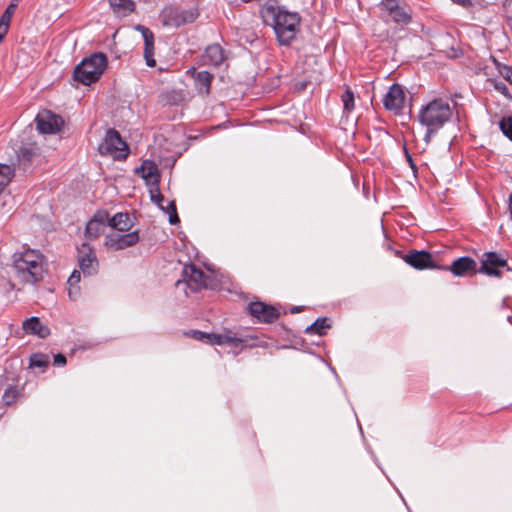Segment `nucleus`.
<instances>
[{"label":"nucleus","mask_w":512,"mask_h":512,"mask_svg":"<svg viewBox=\"0 0 512 512\" xmlns=\"http://www.w3.org/2000/svg\"><path fill=\"white\" fill-rule=\"evenodd\" d=\"M78 262L84 275H94L98 271V260L94 249L87 243L78 248Z\"/></svg>","instance_id":"11"},{"label":"nucleus","mask_w":512,"mask_h":512,"mask_svg":"<svg viewBox=\"0 0 512 512\" xmlns=\"http://www.w3.org/2000/svg\"><path fill=\"white\" fill-rule=\"evenodd\" d=\"M452 1L463 6V7H467L471 4L470 0H452Z\"/></svg>","instance_id":"43"},{"label":"nucleus","mask_w":512,"mask_h":512,"mask_svg":"<svg viewBox=\"0 0 512 512\" xmlns=\"http://www.w3.org/2000/svg\"><path fill=\"white\" fill-rule=\"evenodd\" d=\"M454 110L455 105L447 98L433 99L420 108L417 120L426 129L424 140L427 143L452 119Z\"/></svg>","instance_id":"2"},{"label":"nucleus","mask_w":512,"mask_h":512,"mask_svg":"<svg viewBox=\"0 0 512 512\" xmlns=\"http://www.w3.org/2000/svg\"><path fill=\"white\" fill-rule=\"evenodd\" d=\"M199 16L196 7L169 6L162 10L160 20L163 26L178 28L193 23Z\"/></svg>","instance_id":"5"},{"label":"nucleus","mask_w":512,"mask_h":512,"mask_svg":"<svg viewBox=\"0 0 512 512\" xmlns=\"http://www.w3.org/2000/svg\"><path fill=\"white\" fill-rule=\"evenodd\" d=\"M80 278H81V274L77 270H74L72 272V274L70 275V277L68 278V281H67V283L69 285L68 294H69V297L72 299L75 298L78 294L79 288L77 285L80 282Z\"/></svg>","instance_id":"26"},{"label":"nucleus","mask_w":512,"mask_h":512,"mask_svg":"<svg viewBox=\"0 0 512 512\" xmlns=\"http://www.w3.org/2000/svg\"><path fill=\"white\" fill-rule=\"evenodd\" d=\"M209 334L210 333H205V332H202V331H199V330H193L191 331V336L198 340V341H202V342H206L208 343V340H209Z\"/></svg>","instance_id":"34"},{"label":"nucleus","mask_w":512,"mask_h":512,"mask_svg":"<svg viewBox=\"0 0 512 512\" xmlns=\"http://www.w3.org/2000/svg\"><path fill=\"white\" fill-rule=\"evenodd\" d=\"M107 223L117 232H126L133 224L128 213H117L112 218L108 217Z\"/></svg>","instance_id":"21"},{"label":"nucleus","mask_w":512,"mask_h":512,"mask_svg":"<svg viewBox=\"0 0 512 512\" xmlns=\"http://www.w3.org/2000/svg\"><path fill=\"white\" fill-rule=\"evenodd\" d=\"M49 364V357L45 354L36 353L30 357V366L38 368H46Z\"/></svg>","instance_id":"29"},{"label":"nucleus","mask_w":512,"mask_h":512,"mask_svg":"<svg viewBox=\"0 0 512 512\" xmlns=\"http://www.w3.org/2000/svg\"><path fill=\"white\" fill-rule=\"evenodd\" d=\"M167 212L169 213V222L170 224H177L179 222V217L177 215L176 206L174 202H168L167 204Z\"/></svg>","instance_id":"33"},{"label":"nucleus","mask_w":512,"mask_h":512,"mask_svg":"<svg viewBox=\"0 0 512 512\" xmlns=\"http://www.w3.org/2000/svg\"><path fill=\"white\" fill-rule=\"evenodd\" d=\"M213 76L207 71H200L196 73L195 85L199 93L208 95Z\"/></svg>","instance_id":"23"},{"label":"nucleus","mask_w":512,"mask_h":512,"mask_svg":"<svg viewBox=\"0 0 512 512\" xmlns=\"http://www.w3.org/2000/svg\"><path fill=\"white\" fill-rule=\"evenodd\" d=\"M110 7L118 17H124L135 9V3L132 0H109Z\"/></svg>","instance_id":"22"},{"label":"nucleus","mask_w":512,"mask_h":512,"mask_svg":"<svg viewBox=\"0 0 512 512\" xmlns=\"http://www.w3.org/2000/svg\"><path fill=\"white\" fill-rule=\"evenodd\" d=\"M136 30L141 32L144 39V58L146 64L149 67H154L156 65V61L154 59V35L150 29L142 25H137Z\"/></svg>","instance_id":"17"},{"label":"nucleus","mask_w":512,"mask_h":512,"mask_svg":"<svg viewBox=\"0 0 512 512\" xmlns=\"http://www.w3.org/2000/svg\"><path fill=\"white\" fill-rule=\"evenodd\" d=\"M36 126L40 133L55 134L58 133L63 124V119L51 111L43 110L36 116Z\"/></svg>","instance_id":"10"},{"label":"nucleus","mask_w":512,"mask_h":512,"mask_svg":"<svg viewBox=\"0 0 512 512\" xmlns=\"http://www.w3.org/2000/svg\"><path fill=\"white\" fill-rule=\"evenodd\" d=\"M4 189L5 188H3V182H2V183H0V194L3 192Z\"/></svg>","instance_id":"44"},{"label":"nucleus","mask_w":512,"mask_h":512,"mask_svg":"<svg viewBox=\"0 0 512 512\" xmlns=\"http://www.w3.org/2000/svg\"><path fill=\"white\" fill-rule=\"evenodd\" d=\"M388 14L397 23L406 24L410 20L409 13L404 8L399 6Z\"/></svg>","instance_id":"28"},{"label":"nucleus","mask_w":512,"mask_h":512,"mask_svg":"<svg viewBox=\"0 0 512 512\" xmlns=\"http://www.w3.org/2000/svg\"><path fill=\"white\" fill-rule=\"evenodd\" d=\"M20 1L21 0H12L5 10L13 15Z\"/></svg>","instance_id":"39"},{"label":"nucleus","mask_w":512,"mask_h":512,"mask_svg":"<svg viewBox=\"0 0 512 512\" xmlns=\"http://www.w3.org/2000/svg\"><path fill=\"white\" fill-rule=\"evenodd\" d=\"M224 59V50L219 44L209 45L202 56L204 64L213 66L220 65Z\"/></svg>","instance_id":"19"},{"label":"nucleus","mask_w":512,"mask_h":512,"mask_svg":"<svg viewBox=\"0 0 512 512\" xmlns=\"http://www.w3.org/2000/svg\"><path fill=\"white\" fill-rule=\"evenodd\" d=\"M331 327L328 318H318L312 325L308 326L305 330L307 334L324 335Z\"/></svg>","instance_id":"24"},{"label":"nucleus","mask_w":512,"mask_h":512,"mask_svg":"<svg viewBox=\"0 0 512 512\" xmlns=\"http://www.w3.org/2000/svg\"><path fill=\"white\" fill-rule=\"evenodd\" d=\"M151 199L152 201H154L155 203L158 204V206L161 208V209H165L164 208V205H163V202H164V197L163 195L159 192V190L156 191V193H151Z\"/></svg>","instance_id":"36"},{"label":"nucleus","mask_w":512,"mask_h":512,"mask_svg":"<svg viewBox=\"0 0 512 512\" xmlns=\"http://www.w3.org/2000/svg\"><path fill=\"white\" fill-rule=\"evenodd\" d=\"M126 150V143L114 129L107 131L103 142L99 145V152L102 155H110L117 159L125 158L127 156Z\"/></svg>","instance_id":"7"},{"label":"nucleus","mask_w":512,"mask_h":512,"mask_svg":"<svg viewBox=\"0 0 512 512\" xmlns=\"http://www.w3.org/2000/svg\"><path fill=\"white\" fill-rule=\"evenodd\" d=\"M22 328L27 334L36 335L40 338H46L50 335V329L35 316L26 319Z\"/></svg>","instance_id":"18"},{"label":"nucleus","mask_w":512,"mask_h":512,"mask_svg":"<svg viewBox=\"0 0 512 512\" xmlns=\"http://www.w3.org/2000/svg\"><path fill=\"white\" fill-rule=\"evenodd\" d=\"M12 14L7 12L6 10L2 13V15L0 16V23L2 24H6V25H9L10 26V22H11V19H12Z\"/></svg>","instance_id":"38"},{"label":"nucleus","mask_w":512,"mask_h":512,"mask_svg":"<svg viewBox=\"0 0 512 512\" xmlns=\"http://www.w3.org/2000/svg\"><path fill=\"white\" fill-rule=\"evenodd\" d=\"M504 77L512 84V67H508L505 69Z\"/></svg>","instance_id":"42"},{"label":"nucleus","mask_w":512,"mask_h":512,"mask_svg":"<svg viewBox=\"0 0 512 512\" xmlns=\"http://www.w3.org/2000/svg\"><path fill=\"white\" fill-rule=\"evenodd\" d=\"M406 95L400 84H393L383 98L384 107L395 113L401 111L405 104Z\"/></svg>","instance_id":"12"},{"label":"nucleus","mask_w":512,"mask_h":512,"mask_svg":"<svg viewBox=\"0 0 512 512\" xmlns=\"http://www.w3.org/2000/svg\"><path fill=\"white\" fill-rule=\"evenodd\" d=\"M382 5L388 13H390L392 10L398 7L396 0H383Z\"/></svg>","instance_id":"37"},{"label":"nucleus","mask_w":512,"mask_h":512,"mask_svg":"<svg viewBox=\"0 0 512 512\" xmlns=\"http://www.w3.org/2000/svg\"><path fill=\"white\" fill-rule=\"evenodd\" d=\"M183 280H178L175 285L179 287L185 283L193 292L207 288L209 277L193 264L185 265L182 271Z\"/></svg>","instance_id":"8"},{"label":"nucleus","mask_w":512,"mask_h":512,"mask_svg":"<svg viewBox=\"0 0 512 512\" xmlns=\"http://www.w3.org/2000/svg\"><path fill=\"white\" fill-rule=\"evenodd\" d=\"M9 30V25L0 23V43L2 42L3 38L7 34Z\"/></svg>","instance_id":"41"},{"label":"nucleus","mask_w":512,"mask_h":512,"mask_svg":"<svg viewBox=\"0 0 512 512\" xmlns=\"http://www.w3.org/2000/svg\"><path fill=\"white\" fill-rule=\"evenodd\" d=\"M249 313L264 323H272L279 317V312L273 306L263 302H251L248 305Z\"/></svg>","instance_id":"14"},{"label":"nucleus","mask_w":512,"mask_h":512,"mask_svg":"<svg viewBox=\"0 0 512 512\" xmlns=\"http://www.w3.org/2000/svg\"><path fill=\"white\" fill-rule=\"evenodd\" d=\"M344 109L348 112L354 109V94L350 88H347L342 95Z\"/></svg>","instance_id":"32"},{"label":"nucleus","mask_w":512,"mask_h":512,"mask_svg":"<svg viewBox=\"0 0 512 512\" xmlns=\"http://www.w3.org/2000/svg\"><path fill=\"white\" fill-rule=\"evenodd\" d=\"M260 16L266 25L273 28L280 45L288 46L300 32L301 17L279 6L275 1H268L260 8Z\"/></svg>","instance_id":"1"},{"label":"nucleus","mask_w":512,"mask_h":512,"mask_svg":"<svg viewBox=\"0 0 512 512\" xmlns=\"http://www.w3.org/2000/svg\"><path fill=\"white\" fill-rule=\"evenodd\" d=\"M502 133L512 141V116L503 117L499 122Z\"/></svg>","instance_id":"31"},{"label":"nucleus","mask_w":512,"mask_h":512,"mask_svg":"<svg viewBox=\"0 0 512 512\" xmlns=\"http://www.w3.org/2000/svg\"><path fill=\"white\" fill-rule=\"evenodd\" d=\"M139 241L138 231L129 233L112 232L105 237V246L108 249L119 251L136 245Z\"/></svg>","instance_id":"9"},{"label":"nucleus","mask_w":512,"mask_h":512,"mask_svg":"<svg viewBox=\"0 0 512 512\" xmlns=\"http://www.w3.org/2000/svg\"><path fill=\"white\" fill-rule=\"evenodd\" d=\"M494 88H495V90H497L498 92H500L501 94L506 96L507 98H511V96L509 95V92H508V88L503 81H495Z\"/></svg>","instance_id":"35"},{"label":"nucleus","mask_w":512,"mask_h":512,"mask_svg":"<svg viewBox=\"0 0 512 512\" xmlns=\"http://www.w3.org/2000/svg\"><path fill=\"white\" fill-rule=\"evenodd\" d=\"M14 174L15 170L13 167L6 164H0V183L3 182V188L10 183Z\"/></svg>","instance_id":"27"},{"label":"nucleus","mask_w":512,"mask_h":512,"mask_svg":"<svg viewBox=\"0 0 512 512\" xmlns=\"http://www.w3.org/2000/svg\"><path fill=\"white\" fill-rule=\"evenodd\" d=\"M18 395L19 391L17 387L10 385L5 389L2 400L6 405H11L14 403Z\"/></svg>","instance_id":"30"},{"label":"nucleus","mask_w":512,"mask_h":512,"mask_svg":"<svg viewBox=\"0 0 512 512\" xmlns=\"http://www.w3.org/2000/svg\"><path fill=\"white\" fill-rule=\"evenodd\" d=\"M54 364L58 366L66 364V357L63 354H56L54 356Z\"/></svg>","instance_id":"40"},{"label":"nucleus","mask_w":512,"mask_h":512,"mask_svg":"<svg viewBox=\"0 0 512 512\" xmlns=\"http://www.w3.org/2000/svg\"><path fill=\"white\" fill-rule=\"evenodd\" d=\"M108 213L106 211H97L93 218L86 224L85 237L88 240L97 239L108 225Z\"/></svg>","instance_id":"15"},{"label":"nucleus","mask_w":512,"mask_h":512,"mask_svg":"<svg viewBox=\"0 0 512 512\" xmlns=\"http://www.w3.org/2000/svg\"><path fill=\"white\" fill-rule=\"evenodd\" d=\"M107 66V57L103 53H94L88 58H84L78 64L73 72L74 79L84 85H90L96 82L103 74Z\"/></svg>","instance_id":"4"},{"label":"nucleus","mask_w":512,"mask_h":512,"mask_svg":"<svg viewBox=\"0 0 512 512\" xmlns=\"http://www.w3.org/2000/svg\"><path fill=\"white\" fill-rule=\"evenodd\" d=\"M481 267L478 270L490 277H501L503 270H511L504 254L497 252H485L481 256Z\"/></svg>","instance_id":"6"},{"label":"nucleus","mask_w":512,"mask_h":512,"mask_svg":"<svg viewBox=\"0 0 512 512\" xmlns=\"http://www.w3.org/2000/svg\"><path fill=\"white\" fill-rule=\"evenodd\" d=\"M157 166L151 161H144L138 172L146 180L157 181L158 178Z\"/></svg>","instance_id":"25"},{"label":"nucleus","mask_w":512,"mask_h":512,"mask_svg":"<svg viewBox=\"0 0 512 512\" xmlns=\"http://www.w3.org/2000/svg\"><path fill=\"white\" fill-rule=\"evenodd\" d=\"M447 269L458 277L466 276L478 271L476 261L470 257H460L454 260L451 266Z\"/></svg>","instance_id":"16"},{"label":"nucleus","mask_w":512,"mask_h":512,"mask_svg":"<svg viewBox=\"0 0 512 512\" xmlns=\"http://www.w3.org/2000/svg\"><path fill=\"white\" fill-rule=\"evenodd\" d=\"M244 340L242 338H238L230 331L224 332V333H210L209 334V344H217V345H223V344H229L233 347H238L240 344H242Z\"/></svg>","instance_id":"20"},{"label":"nucleus","mask_w":512,"mask_h":512,"mask_svg":"<svg viewBox=\"0 0 512 512\" xmlns=\"http://www.w3.org/2000/svg\"><path fill=\"white\" fill-rule=\"evenodd\" d=\"M12 277L21 284H35L45 274L44 256L37 250L25 249L12 256Z\"/></svg>","instance_id":"3"},{"label":"nucleus","mask_w":512,"mask_h":512,"mask_svg":"<svg viewBox=\"0 0 512 512\" xmlns=\"http://www.w3.org/2000/svg\"><path fill=\"white\" fill-rule=\"evenodd\" d=\"M403 259L407 264L418 270L436 268L432 255L424 250L410 251L403 257Z\"/></svg>","instance_id":"13"}]
</instances>
